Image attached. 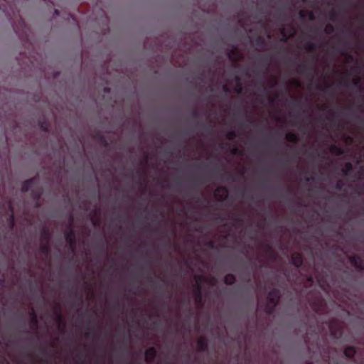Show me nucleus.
Returning <instances> with one entry per match:
<instances>
[{"mask_svg":"<svg viewBox=\"0 0 364 364\" xmlns=\"http://www.w3.org/2000/svg\"><path fill=\"white\" fill-rule=\"evenodd\" d=\"M65 239L68 244L71 252H74L76 248V235L72 225L70 224L65 232Z\"/></svg>","mask_w":364,"mask_h":364,"instance_id":"obj_1","label":"nucleus"},{"mask_svg":"<svg viewBox=\"0 0 364 364\" xmlns=\"http://www.w3.org/2000/svg\"><path fill=\"white\" fill-rule=\"evenodd\" d=\"M311 308L317 314H323L326 310V304L323 299L318 297L311 304Z\"/></svg>","mask_w":364,"mask_h":364,"instance_id":"obj_2","label":"nucleus"},{"mask_svg":"<svg viewBox=\"0 0 364 364\" xmlns=\"http://www.w3.org/2000/svg\"><path fill=\"white\" fill-rule=\"evenodd\" d=\"M280 298H281L280 291L277 288H274L272 290H270L269 292L268 293L267 301L274 305H278Z\"/></svg>","mask_w":364,"mask_h":364,"instance_id":"obj_3","label":"nucleus"},{"mask_svg":"<svg viewBox=\"0 0 364 364\" xmlns=\"http://www.w3.org/2000/svg\"><path fill=\"white\" fill-rule=\"evenodd\" d=\"M350 262L351 264L360 272H364V260L358 255L350 257Z\"/></svg>","mask_w":364,"mask_h":364,"instance_id":"obj_4","label":"nucleus"},{"mask_svg":"<svg viewBox=\"0 0 364 364\" xmlns=\"http://www.w3.org/2000/svg\"><path fill=\"white\" fill-rule=\"evenodd\" d=\"M194 293H195V301H196V304L200 308L203 307L205 304V301L203 299V294H202V287L200 284H197L195 291H194Z\"/></svg>","mask_w":364,"mask_h":364,"instance_id":"obj_5","label":"nucleus"},{"mask_svg":"<svg viewBox=\"0 0 364 364\" xmlns=\"http://www.w3.org/2000/svg\"><path fill=\"white\" fill-rule=\"evenodd\" d=\"M214 194L218 200L224 201L228 198V191L225 187L220 186L215 189Z\"/></svg>","mask_w":364,"mask_h":364,"instance_id":"obj_6","label":"nucleus"},{"mask_svg":"<svg viewBox=\"0 0 364 364\" xmlns=\"http://www.w3.org/2000/svg\"><path fill=\"white\" fill-rule=\"evenodd\" d=\"M145 360L147 363H153L154 362L156 356H157V350L155 347L152 346L148 348L145 351Z\"/></svg>","mask_w":364,"mask_h":364,"instance_id":"obj_7","label":"nucleus"},{"mask_svg":"<svg viewBox=\"0 0 364 364\" xmlns=\"http://www.w3.org/2000/svg\"><path fill=\"white\" fill-rule=\"evenodd\" d=\"M36 178H32L23 181L21 184V191L23 193L31 191L36 184Z\"/></svg>","mask_w":364,"mask_h":364,"instance_id":"obj_8","label":"nucleus"},{"mask_svg":"<svg viewBox=\"0 0 364 364\" xmlns=\"http://www.w3.org/2000/svg\"><path fill=\"white\" fill-rule=\"evenodd\" d=\"M291 261L292 264L296 267L299 268L302 266L304 262V259L302 255L299 252H293L291 256Z\"/></svg>","mask_w":364,"mask_h":364,"instance_id":"obj_9","label":"nucleus"},{"mask_svg":"<svg viewBox=\"0 0 364 364\" xmlns=\"http://www.w3.org/2000/svg\"><path fill=\"white\" fill-rule=\"evenodd\" d=\"M316 70V68H310L304 63H301L298 65V72L301 74H306L308 76L311 77V79H312L314 77L312 71Z\"/></svg>","mask_w":364,"mask_h":364,"instance_id":"obj_10","label":"nucleus"},{"mask_svg":"<svg viewBox=\"0 0 364 364\" xmlns=\"http://www.w3.org/2000/svg\"><path fill=\"white\" fill-rule=\"evenodd\" d=\"M43 195V190L40 187H33L31 191V197L36 201V207H39V200Z\"/></svg>","mask_w":364,"mask_h":364,"instance_id":"obj_11","label":"nucleus"},{"mask_svg":"<svg viewBox=\"0 0 364 364\" xmlns=\"http://www.w3.org/2000/svg\"><path fill=\"white\" fill-rule=\"evenodd\" d=\"M198 350L200 352H206L208 349V340L205 337H200L197 341Z\"/></svg>","mask_w":364,"mask_h":364,"instance_id":"obj_12","label":"nucleus"},{"mask_svg":"<svg viewBox=\"0 0 364 364\" xmlns=\"http://www.w3.org/2000/svg\"><path fill=\"white\" fill-rule=\"evenodd\" d=\"M41 243H50L51 232L50 230L45 227L41 233Z\"/></svg>","mask_w":364,"mask_h":364,"instance_id":"obj_13","label":"nucleus"},{"mask_svg":"<svg viewBox=\"0 0 364 364\" xmlns=\"http://www.w3.org/2000/svg\"><path fill=\"white\" fill-rule=\"evenodd\" d=\"M356 353V348L352 346H347L343 350L344 355L349 359L354 358Z\"/></svg>","mask_w":364,"mask_h":364,"instance_id":"obj_14","label":"nucleus"},{"mask_svg":"<svg viewBox=\"0 0 364 364\" xmlns=\"http://www.w3.org/2000/svg\"><path fill=\"white\" fill-rule=\"evenodd\" d=\"M257 95H262L264 99L268 100L269 102H274V98L270 96L269 91L264 87H262L258 90Z\"/></svg>","mask_w":364,"mask_h":364,"instance_id":"obj_15","label":"nucleus"},{"mask_svg":"<svg viewBox=\"0 0 364 364\" xmlns=\"http://www.w3.org/2000/svg\"><path fill=\"white\" fill-rule=\"evenodd\" d=\"M352 87L353 89H356L360 92L364 91V88L362 85L361 78L358 76H356L355 78H353L352 82Z\"/></svg>","mask_w":364,"mask_h":364,"instance_id":"obj_16","label":"nucleus"},{"mask_svg":"<svg viewBox=\"0 0 364 364\" xmlns=\"http://www.w3.org/2000/svg\"><path fill=\"white\" fill-rule=\"evenodd\" d=\"M228 57L230 60L236 63L239 59L238 52L235 48L230 49L228 53Z\"/></svg>","mask_w":364,"mask_h":364,"instance_id":"obj_17","label":"nucleus"},{"mask_svg":"<svg viewBox=\"0 0 364 364\" xmlns=\"http://www.w3.org/2000/svg\"><path fill=\"white\" fill-rule=\"evenodd\" d=\"M9 6V7L10 8V9L12 11V12L14 14V11L13 10V8L11 6V5H10V1L9 0H4V4H1L0 5V9H1L4 12L6 13V15L8 18H11V17L10 16V14L9 12L7 11V8H6V6Z\"/></svg>","mask_w":364,"mask_h":364,"instance_id":"obj_18","label":"nucleus"},{"mask_svg":"<svg viewBox=\"0 0 364 364\" xmlns=\"http://www.w3.org/2000/svg\"><path fill=\"white\" fill-rule=\"evenodd\" d=\"M330 151L336 156H342L344 154V150L340 146L335 144L332 145L330 147Z\"/></svg>","mask_w":364,"mask_h":364,"instance_id":"obj_19","label":"nucleus"},{"mask_svg":"<svg viewBox=\"0 0 364 364\" xmlns=\"http://www.w3.org/2000/svg\"><path fill=\"white\" fill-rule=\"evenodd\" d=\"M40 251L46 257L50 253V243H41Z\"/></svg>","mask_w":364,"mask_h":364,"instance_id":"obj_20","label":"nucleus"},{"mask_svg":"<svg viewBox=\"0 0 364 364\" xmlns=\"http://www.w3.org/2000/svg\"><path fill=\"white\" fill-rule=\"evenodd\" d=\"M236 282V277L232 274H228L224 277V283L227 285H232Z\"/></svg>","mask_w":364,"mask_h":364,"instance_id":"obj_21","label":"nucleus"},{"mask_svg":"<svg viewBox=\"0 0 364 364\" xmlns=\"http://www.w3.org/2000/svg\"><path fill=\"white\" fill-rule=\"evenodd\" d=\"M259 60L260 62L264 63L266 65L265 71L267 70L269 66L272 63V56L269 55H266L264 56H259Z\"/></svg>","mask_w":364,"mask_h":364,"instance_id":"obj_22","label":"nucleus"},{"mask_svg":"<svg viewBox=\"0 0 364 364\" xmlns=\"http://www.w3.org/2000/svg\"><path fill=\"white\" fill-rule=\"evenodd\" d=\"M353 164L350 162H346L345 164L344 168H342V173L344 176H348L353 171Z\"/></svg>","mask_w":364,"mask_h":364,"instance_id":"obj_23","label":"nucleus"},{"mask_svg":"<svg viewBox=\"0 0 364 364\" xmlns=\"http://www.w3.org/2000/svg\"><path fill=\"white\" fill-rule=\"evenodd\" d=\"M317 88L318 90H321L323 92H331L332 94L334 92V88H333V84L328 83V82H326L323 88H322L321 86H320V85H318Z\"/></svg>","mask_w":364,"mask_h":364,"instance_id":"obj_24","label":"nucleus"},{"mask_svg":"<svg viewBox=\"0 0 364 364\" xmlns=\"http://www.w3.org/2000/svg\"><path fill=\"white\" fill-rule=\"evenodd\" d=\"M286 139L291 143H296L299 141V136L294 132H289L286 135Z\"/></svg>","mask_w":364,"mask_h":364,"instance_id":"obj_25","label":"nucleus"},{"mask_svg":"<svg viewBox=\"0 0 364 364\" xmlns=\"http://www.w3.org/2000/svg\"><path fill=\"white\" fill-rule=\"evenodd\" d=\"M277 305H274L269 302L267 301L266 306H265V312L268 315H272L277 307Z\"/></svg>","mask_w":364,"mask_h":364,"instance_id":"obj_26","label":"nucleus"},{"mask_svg":"<svg viewBox=\"0 0 364 364\" xmlns=\"http://www.w3.org/2000/svg\"><path fill=\"white\" fill-rule=\"evenodd\" d=\"M235 80L237 81V84L235 87V91L237 94L240 95L242 93L243 87L242 86V84L240 82V78L239 76H235Z\"/></svg>","mask_w":364,"mask_h":364,"instance_id":"obj_27","label":"nucleus"},{"mask_svg":"<svg viewBox=\"0 0 364 364\" xmlns=\"http://www.w3.org/2000/svg\"><path fill=\"white\" fill-rule=\"evenodd\" d=\"M305 48L311 53H314L317 49V44L315 43L306 42Z\"/></svg>","mask_w":364,"mask_h":364,"instance_id":"obj_28","label":"nucleus"},{"mask_svg":"<svg viewBox=\"0 0 364 364\" xmlns=\"http://www.w3.org/2000/svg\"><path fill=\"white\" fill-rule=\"evenodd\" d=\"M55 319L59 326L63 325L65 327L64 318L59 310L55 311Z\"/></svg>","mask_w":364,"mask_h":364,"instance_id":"obj_29","label":"nucleus"},{"mask_svg":"<svg viewBox=\"0 0 364 364\" xmlns=\"http://www.w3.org/2000/svg\"><path fill=\"white\" fill-rule=\"evenodd\" d=\"M8 209L10 213V223L11 225V227L14 226V208L11 203L8 204Z\"/></svg>","mask_w":364,"mask_h":364,"instance_id":"obj_30","label":"nucleus"},{"mask_svg":"<svg viewBox=\"0 0 364 364\" xmlns=\"http://www.w3.org/2000/svg\"><path fill=\"white\" fill-rule=\"evenodd\" d=\"M97 139L99 140V141L100 142V144L102 145H103L105 147H107L108 146V143H107V139H105V136L101 134H98L97 135Z\"/></svg>","mask_w":364,"mask_h":364,"instance_id":"obj_31","label":"nucleus"},{"mask_svg":"<svg viewBox=\"0 0 364 364\" xmlns=\"http://www.w3.org/2000/svg\"><path fill=\"white\" fill-rule=\"evenodd\" d=\"M31 320L32 324L36 328L38 326V318H37V315L33 310L31 312Z\"/></svg>","mask_w":364,"mask_h":364,"instance_id":"obj_32","label":"nucleus"},{"mask_svg":"<svg viewBox=\"0 0 364 364\" xmlns=\"http://www.w3.org/2000/svg\"><path fill=\"white\" fill-rule=\"evenodd\" d=\"M237 137V133L234 130L229 131L226 134V138L229 140H233Z\"/></svg>","mask_w":364,"mask_h":364,"instance_id":"obj_33","label":"nucleus"},{"mask_svg":"<svg viewBox=\"0 0 364 364\" xmlns=\"http://www.w3.org/2000/svg\"><path fill=\"white\" fill-rule=\"evenodd\" d=\"M41 129L44 131V132H48L49 130V125L48 124V122L46 123V122L43 121V122H41Z\"/></svg>","mask_w":364,"mask_h":364,"instance_id":"obj_34","label":"nucleus"},{"mask_svg":"<svg viewBox=\"0 0 364 364\" xmlns=\"http://www.w3.org/2000/svg\"><path fill=\"white\" fill-rule=\"evenodd\" d=\"M18 24L20 27L22 28L23 32H26V30L27 29L26 24L23 19L22 18H20Z\"/></svg>","mask_w":364,"mask_h":364,"instance_id":"obj_35","label":"nucleus"},{"mask_svg":"<svg viewBox=\"0 0 364 364\" xmlns=\"http://www.w3.org/2000/svg\"><path fill=\"white\" fill-rule=\"evenodd\" d=\"M307 11L305 10H300L299 11V16L301 19L304 20L307 17Z\"/></svg>","mask_w":364,"mask_h":364,"instance_id":"obj_36","label":"nucleus"},{"mask_svg":"<svg viewBox=\"0 0 364 364\" xmlns=\"http://www.w3.org/2000/svg\"><path fill=\"white\" fill-rule=\"evenodd\" d=\"M334 31V27L331 25L328 24L325 28V32L328 34H330Z\"/></svg>","mask_w":364,"mask_h":364,"instance_id":"obj_37","label":"nucleus"},{"mask_svg":"<svg viewBox=\"0 0 364 364\" xmlns=\"http://www.w3.org/2000/svg\"><path fill=\"white\" fill-rule=\"evenodd\" d=\"M222 90L225 93L230 94L231 92L230 87L227 84H223Z\"/></svg>","mask_w":364,"mask_h":364,"instance_id":"obj_38","label":"nucleus"},{"mask_svg":"<svg viewBox=\"0 0 364 364\" xmlns=\"http://www.w3.org/2000/svg\"><path fill=\"white\" fill-rule=\"evenodd\" d=\"M256 43L258 46H262L265 44V40L262 37L259 36L256 40Z\"/></svg>","mask_w":364,"mask_h":364,"instance_id":"obj_39","label":"nucleus"},{"mask_svg":"<svg viewBox=\"0 0 364 364\" xmlns=\"http://www.w3.org/2000/svg\"><path fill=\"white\" fill-rule=\"evenodd\" d=\"M329 328H330V331L331 332L332 336L334 337H337V333H338L339 335L341 333V331L337 332L336 330L333 329V325L331 323L329 325Z\"/></svg>","mask_w":364,"mask_h":364,"instance_id":"obj_40","label":"nucleus"},{"mask_svg":"<svg viewBox=\"0 0 364 364\" xmlns=\"http://www.w3.org/2000/svg\"><path fill=\"white\" fill-rule=\"evenodd\" d=\"M231 153L234 155L235 154H240V155H242V151H240L237 146H234L231 151Z\"/></svg>","mask_w":364,"mask_h":364,"instance_id":"obj_41","label":"nucleus"},{"mask_svg":"<svg viewBox=\"0 0 364 364\" xmlns=\"http://www.w3.org/2000/svg\"><path fill=\"white\" fill-rule=\"evenodd\" d=\"M343 186H344V184H343V181H338L336 183V186H335V188L336 190L340 191V190H341L343 188Z\"/></svg>","mask_w":364,"mask_h":364,"instance_id":"obj_42","label":"nucleus"},{"mask_svg":"<svg viewBox=\"0 0 364 364\" xmlns=\"http://www.w3.org/2000/svg\"><path fill=\"white\" fill-rule=\"evenodd\" d=\"M290 83H291V85L296 86V87H300L301 86V82L297 79H291V81H290Z\"/></svg>","mask_w":364,"mask_h":364,"instance_id":"obj_43","label":"nucleus"},{"mask_svg":"<svg viewBox=\"0 0 364 364\" xmlns=\"http://www.w3.org/2000/svg\"><path fill=\"white\" fill-rule=\"evenodd\" d=\"M307 17L310 21H313L315 19V16L311 11H307Z\"/></svg>","mask_w":364,"mask_h":364,"instance_id":"obj_44","label":"nucleus"},{"mask_svg":"<svg viewBox=\"0 0 364 364\" xmlns=\"http://www.w3.org/2000/svg\"><path fill=\"white\" fill-rule=\"evenodd\" d=\"M340 84L342 85L343 86L346 87H348L350 84L348 82V80H342L340 81Z\"/></svg>","mask_w":364,"mask_h":364,"instance_id":"obj_45","label":"nucleus"},{"mask_svg":"<svg viewBox=\"0 0 364 364\" xmlns=\"http://www.w3.org/2000/svg\"><path fill=\"white\" fill-rule=\"evenodd\" d=\"M85 336H86V337H90V336L95 337V333H94L93 331H92V332L86 333Z\"/></svg>","mask_w":364,"mask_h":364,"instance_id":"obj_46","label":"nucleus"},{"mask_svg":"<svg viewBox=\"0 0 364 364\" xmlns=\"http://www.w3.org/2000/svg\"><path fill=\"white\" fill-rule=\"evenodd\" d=\"M336 12L335 11H332L331 15V19L332 21H334L336 19Z\"/></svg>","mask_w":364,"mask_h":364,"instance_id":"obj_47","label":"nucleus"},{"mask_svg":"<svg viewBox=\"0 0 364 364\" xmlns=\"http://www.w3.org/2000/svg\"><path fill=\"white\" fill-rule=\"evenodd\" d=\"M13 27H14V29L15 32H16V33H18V32H19V28H18V25H17V24H16V23H14V24L13 25Z\"/></svg>","mask_w":364,"mask_h":364,"instance_id":"obj_48","label":"nucleus"},{"mask_svg":"<svg viewBox=\"0 0 364 364\" xmlns=\"http://www.w3.org/2000/svg\"><path fill=\"white\" fill-rule=\"evenodd\" d=\"M282 34H283V36H284V39H283V41H286L287 40V36H286V34H285L284 29H282Z\"/></svg>","mask_w":364,"mask_h":364,"instance_id":"obj_49","label":"nucleus"},{"mask_svg":"<svg viewBox=\"0 0 364 364\" xmlns=\"http://www.w3.org/2000/svg\"><path fill=\"white\" fill-rule=\"evenodd\" d=\"M228 176V179H231L232 181H234L236 180L231 174H229Z\"/></svg>","mask_w":364,"mask_h":364,"instance_id":"obj_50","label":"nucleus"},{"mask_svg":"<svg viewBox=\"0 0 364 364\" xmlns=\"http://www.w3.org/2000/svg\"><path fill=\"white\" fill-rule=\"evenodd\" d=\"M238 173H239L240 176H244L245 171L243 170H241V171H239Z\"/></svg>","mask_w":364,"mask_h":364,"instance_id":"obj_51","label":"nucleus"},{"mask_svg":"<svg viewBox=\"0 0 364 364\" xmlns=\"http://www.w3.org/2000/svg\"><path fill=\"white\" fill-rule=\"evenodd\" d=\"M104 91L105 92H109L110 89L109 87H105Z\"/></svg>","mask_w":364,"mask_h":364,"instance_id":"obj_52","label":"nucleus"},{"mask_svg":"<svg viewBox=\"0 0 364 364\" xmlns=\"http://www.w3.org/2000/svg\"><path fill=\"white\" fill-rule=\"evenodd\" d=\"M54 14H55V15H58V14H59V11H58V9H55V10L54 11Z\"/></svg>","mask_w":364,"mask_h":364,"instance_id":"obj_53","label":"nucleus"},{"mask_svg":"<svg viewBox=\"0 0 364 364\" xmlns=\"http://www.w3.org/2000/svg\"><path fill=\"white\" fill-rule=\"evenodd\" d=\"M208 245L212 247L213 246V242H208Z\"/></svg>","mask_w":364,"mask_h":364,"instance_id":"obj_54","label":"nucleus"},{"mask_svg":"<svg viewBox=\"0 0 364 364\" xmlns=\"http://www.w3.org/2000/svg\"><path fill=\"white\" fill-rule=\"evenodd\" d=\"M276 83H277V79H276V78H274V83L272 84V87L274 86V85H275Z\"/></svg>","mask_w":364,"mask_h":364,"instance_id":"obj_55","label":"nucleus"},{"mask_svg":"<svg viewBox=\"0 0 364 364\" xmlns=\"http://www.w3.org/2000/svg\"><path fill=\"white\" fill-rule=\"evenodd\" d=\"M311 180H312V178H306V181H311Z\"/></svg>","mask_w":364,"mask_h":364,"instance_id":"obj_56","label":"nucleus"},{"mask_svg":"<svg viewBox=\"0 0 364 364\" xmlns=\"http://www.w3.org/2000/svg\"><path fill=\"white\" fill-rule=\"evenodd\" d=\"M191 114H199V113L198 112L194 111V112H191Z\"/></svg>","mask_w":364,"mask_h":364,"instance_id":"obj_57","label":"nucleus"},{"mask_svg":"<svg viewBox=\"0 0 364 364\" xmlns=\"http://www.w3.org/2000/svg\"><path fill=\"white\" fill-rule=\"evenodd\" d=\"M348 58L349 59L352 60L353 59V56L351 55H348Z\"/></svg>","mask_w":364,"mask_h":364,"instance_id":"obj_58","label":"nucleus"},{"mask_svg":"<svg viewBox=\"0 0 364 364\" xmlns=\"http://www.w3.org/2000/svg\"><path fill=\"white\" fill-rule=\"evenodd\" d=\"M97 220H93V224H94L95 225H97Z\"/></svg>","mask_w":364,"mask_h":364,"instance_id":"obj_59","label":"nucleus"},{"mask_svg":"<svg viewBox=\"0 0 364 364\" xmlns=\"http://www.w3.org/2000/svg\"><path fill=\"white\" fill-rule=\"evenodd\" d=\"M70 221H71V223H73V216H70Z\"/></svg>","mask_w":364,"mask_h":364,"instance_id":"obj_60","label":"nucleus"},{"mask_svg":"<svg viewBox=\"0 0 364 364\" xmlns=\"http://www.w3.org/2000/svg\"><path fill=\"white\" fill-rule=\"evenodd\" d=\"M41 352H42L43 354L46 353V350H42Z\"/></svg>","mask_w":364,"mask_h":364,"instance_id":"obj_61","label":"nucleus"},{"mask_svg":"<svg viewBox=\"0 0 364 364\" xmlns=\"http://www.w3.org/2000/svg\"><path fill=\"white\" fill-rule=\"evenodd\" d=\"M267 114H274V113L273 112H268ZM288 114H291V113L289 112Z\"/></svg>","mask_w":364,"mask_h":364,"instance_id":"obj_62","label":"nucleus"},{"mask_svg":"<svg viewBox=\"0 0 364 364\" xmlns=\"http://www.w3.org/2000/svg\"><path fill=\"white\" fill-rule=\"evenodd\" d=\"M237 220V221H240V222H241V221H242V220H241L240 218H238Z\"/></svg>","mask_w":364,"mask_h":364,"instance_id":"obj_63","label":"nucleus"},{"mask_svg":"<svg viewBox=\"0 0 364 364\" xmlns=\"http://www.w3.org/2000/svg\"><path fill=\"white\" fill-rule=\"evenodd\" d=\"M307 364H313L312 362H309Z\"/></svg>","mask_w":364,"mask_h":364,"instance_id":"obj_64","label":"nucleus"}]
</instances>
